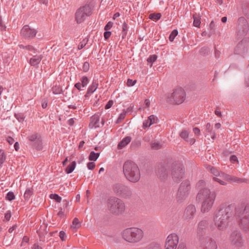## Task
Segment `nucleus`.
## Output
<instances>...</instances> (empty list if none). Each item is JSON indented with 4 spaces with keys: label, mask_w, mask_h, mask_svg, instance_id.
Segmentation results:
<instances>
[{
    "label": "nucleus",
    "mask_w": 249,
    "mask_h": 249,
    "mask_svg": "<svg viewBox=\"0 0 249 249\" xmlns=\"http://www.w3.org/2000/svg\"><path fill=\"white\" fill-rule=\"evenodd\" d=\"M205 182L203 181H200L197 184V187L199 189L197 198L201 202V211L203 213L210 211L215 198V193L205 187Z\"/></svg>",
    "instance_id": "obj_1"
},
{
    "label": "nucleus",
    "mask_w": 249,
    "mask_h": 249,
    "mask_svg": "<svg viewBox=\"0 0 249 249\" xmlns=\"http://www.w3.org/2000/svg\"><path fill=\"white\" fill-rule=\"evenodd\" d=\"M122 238L127 243L135 244L141 242L144 238V231L138 227H131L124 229L122 232Z\"/></svg>",
    "instance_id": "obj_2"
},
{
    "label": "nucleus",
    "mask_w": 249,
    "mask_h": 249,
    "mask_svg": "<svg viewBox=\"0 0 249 249\" xmlns=\"http://www.w3.org/2000/svg\"><path fill=\"white\" fill-rule=\"evenodd\" d=\"M125 178L129 181L136 182L141 178V173L137 164L131 160L126 161L123 167Z\"/></svg>",
    "instance_id": "obj_3"
},
{
    "label": "nucleus",
    "mask_w": 249,
    "mask_h": 249,
    "mask_svg": "<svg viewBox=\"0 0 249 249\" xmlns=\"http://www.w3.org/2000/svg\"><path fill=\"white\" fill-rule=\"evenodd\" d=\"M208 169L213 174V175L216 177H214L213 179L221 185L226 184V181L237 182L238 183L246 182L245 179L237 178L224 173H220L216 169L213 167L209 166L208 167Z\"/></svg>",
    "instance_id": "obj_4"
},
{
    "label": "nucleus",
    "mask_w": 249,
    "mask_h": 249,
    "mask_svg": "<svg viewBox=\"0 0 249 249\" xmlns=\"http://www.w3.org/2000/svg\"><path fill=\"white\" fill-rule=\"evenodd\" d=\"M186 98V93L184 89L180 87L174 89L171 93L166 96V101L171 104L179 105L183 103Z\"/></svg>",
    "instance_id": "obj_5"
},
{
    "label": "nucleus",
    "mask_w": 249,
    "mask_h": 249,
    "mask_svg": "<svg viewBox=\"0 0 249 249\" xmlns=\"http://www.w3.org/2000/svg\"><path fill=\"white\" fill-rule=\"evenodd\" d=\"M107 207L111 213L116 215L123 213L125 210L124 202L115 197H110L107 200Z\"/></svg>",
    "instance_id": "obj_6"
},
{
    "label": "nucleus",
    "mask_w": 249,
    "mask_h": 249,
    "mask_svg": "<svg viewBox=\"0 0 249 249\" xmlns=\"http://www.w3.org/2000/svg\"><path fill=\"white\" fill-rule=\"evenodd\" d=\"M215 225L219 230H225L229 222V216L224 211L221 210L214 219Z\"/></svg>",
    "instance_id": "obj_7"
},
{
    "label": "nucleus",
    "mask_w": 249,
    "mask_h": 249,
    "mask_svg": "<svg viewBox=\"0 0 249 249\" xmlns=\"http://www.w3.org/2000/svg\"><path fill=\"white\" fill-rule=\"evenodd\" d=\"M91 14V9L88 5H85L77 10L75 13V20L77 23L83 22L88 16Z\"/></svg>",
    "instance_id": "obj_8"
},
{
    "label": "nucleus",
    "mask_w": 249,
    "mask_h": 249,
    "mask_svg": "<svg viewBox=\"0 0 249 249\" xmlns=\"http://www.w3.org/2000/svg\"><path fill=\"white\" fill-rule=\"evenodd\" d=\"M179 242V237L176 233L167 236L164 244V249H176Z\"/></svg>",
    "instance_id": "obj_9"
},
{
    "label": "nucleus",
    "mask_w": 249,
    "mask_h": 249,
    "mask_svg": "<svg viewBox=\"0 0 249 249\" xmlns=\"http://www.w3.org/2000/svg\"><path fill=\"white\" fill-rule=\"evenodd\" d=\"M36 34V31L31 28L28 25H25L21 30V36L26 38H32Z\"/></svg>",
    "instance_id": "obj_10"
},
{
    "label": "nucleus",
    "mask_w": 249,
    "mask_h": 249,
    "mask_svg": "<svg viewBox=\"0 0 249 249\" xmlns=\"http://www.w3.org/2000/svg\"><path fill=\"white\" fill-rule=\"evenodd\" d=\"M231 240L232 244L236 246L240 245L243 242L241 235L238 232L232 233L231 236Z\"/></svg>",
    "instance_id": "obj_11"
},
{
    "label": "nucleus",
    "mask_w": 249,
    "mask_h": 249,
    "mask_svg": "<svg viewBox=\"0 0 249 249\" xmlns=\"http://www.w3.org/2000/svg\"><path fill=\"white\" fill-rule=\"evenodd\" d=\"M158 118L156 116L151 115L148 117L147 120L143 122V127L144 128L149 127L151 125L156 124L158 122Z\"/></svg>",
    "instance_id": "obj_12"
},
{
    "label": "nucleus",
    "mask_w": 249,
    "mask_h": 249,
    "mask_svg": "<svg viewBox=\"0 0 249 249\" xmlns=\"http://www.w3.org/2000/svg\"><path fill=\"white\" fill-rule=\"evenodd\" d=\"M196 212V208L193 205L189 206L186 209L185 213H184V218L185 219L189 220L191 219L195 213Z\"/></svg>",
    "instance_id": "obj_13"
},
{
    "label": "nucleus",
    "mask_w": 249,
    "mask_h": 249,
    "mask_svg": "<svg viewBox=\"0 0 249 249\" xmlns=\"http://www.w3.org/2000/svg\"><path fill=\"white\" fill-rule=\"evenodd\" d=\"M100 118L98 115H94L91 117L89 126L90 128H96L99 125Z\"/></svg>",
    "instance_id": "obj_14"
},
{
    "label": "nucleus",
    "mask_w": 249,
    "mask_h": 249,
    "mask_svg": "<svg viewBox=\"0 0 249 249\" xmlns=\"http://www.w3.org/2000/svg\"><path fill=\"white\" fill-rule=\"evenodd\" d=\"M184 174L183 170L180 167L173 169L172 175L174 178H179L183 177Z\"/></svg>",
    "instance_id": "obj_15"
},
{
    "label": "nucleus",
    "mask_w": 249,
    "mask_h": 249,
    "mask_svg": "<svg viewBox=\"0 0 249 249\" xmlns=\"http://www.w3.org/2000/svg\"><path fill=\"white\" fill-rule=\"evenodd\" d=\"M131 138L130 137H126L124 138L118 144V148L122 149L127 145L131 141Z\"/></svg>",
    "instance_id": "obj_16"
},
{
    "label": "nucleus",
    "mask_w": 249,
    "mask_h": 249,
    "mask_svg": "<svg viewBox=\"0 0 249 249\" xmlns=\"http://www.w3.org/2000/svg\"><path fill=\"white\" fill-rule=\"evenodd\" d=\"M98 84L96 82H93L92 84L89 88L87 93L85 95L86 97H88L89 95L92 93L97 89Z\"/></svg>",
    "instance_id": "obj_17"
},
{
    "label": "nucleus",
    "mask_w": 249,
    "mask_h": 249,
    "mask_svg": "<svg viewBox=\"0 0 249 249\" xmlns=\"http://www.w3.org/2000/svg\"><path fill=\"white\" fill-rule=\"evenodd\" d=\"M189 187L187 185L186 187L183 184L181 185L179 189L178 195L185 196L188 194Z\"/></svg>",
    "instance_id": "obj_18"
},
{
    "label": "nucleus",
    "mask_w": 249,
    "mask_h": 249,
    "mask_svg": "<svg viewBox=\"0 0 249 249\" xmlns=\"http://www.w3.org/2000/svg\"><path fill=\"white\" fill-rule=\"evenodd\" d=\"M42 59L41 56H34L31 58L30 60V63L32 66H35L38 64Z\"/></svg>",
    "instance_id": "obj_19"
},
{
    "label": "nucleus",
    "mask_w": 249,
    "mask_h": 249,
    "mask_svg": "<svg viewBox=\"0 0 249 249\" xmlns=\"http://www.w3.org/2000/svg\"><path fill=\"white\" fill-rule=\"evenodd\" d=\"M217 245L216 242L210 240L208 241L205 244V249H216Z\"/></svg>",
    "instance_id": "obj_20"
},
{
    "label": "nucleus",
    "mask_w": 249,
    "mask_h": 249,
    "mask_svg": "<svg viewBox=\"0 0 249 249\" xmlns=\"http://www.w3.org/2000/svg\"><path fill=\"white\" fill-rule=\"evenodd\" d=\"M193 25L196 27H199L201 23V18L199 16L194 15L193 16Z\"/></svg>",
    "instance_id": "obj_21"
},
{
    "label": "nucleus",
    "mask_w": 249,
    "mask_h": 249,
    "mask_svg": "<svg viewBox=\"0 0 249 249\" xmlns=\"http://www.w3.org/2000/svg\"><path fill=\"white\" fill-rule=\"evenodd\" d=\"M33 146L35 147V148H36L38 150H40L42 149V142L40 138L37 139V141H36L35 142H34Z\"/></svg>",
    "instance_id": "obj_22"
},
{
    "label": "nucleus",
    "mask_w": 249,
    "mask_h": 249,
    "mask_svg": "<svg viewBox=\"0 0 249 249\" xmlns=\"http://www.w3.org/2000/svg\"><path fill=\"white\" fill-rule=\"evenodd\" d=\"M76 166V162L73 161L71 165H69L66 169L65 171L67 174L71 173L75 169Z\"/></svg>",
    "instance_id": "obj_23"
},
{
    "label": "nucleus",
    "mask_w": 249,
    "mask_h": 249,
    "mask_svg": "<svg viewBox=\"0 0 249 249\" xmlns=\"http://www.w3.org/2000/svg\"><path fill=\"white\" fill-rule=\"evenodd\" d=\"M99 155V153H95L94 152L92 151L89 155V159L90 160L95 161L98 158Z\"/></svg>",
    "instance_id": "obj_24"
},
{
    "label": "nucleus",
    "mask_w": 249,
    "mask_h": 249,
    "mask_svg": "<svg viewBox=\"0 0 249 249\" xmlns=\"http://www.w3.org/2000/svg\"><path fill=\"white\" fill-rule=\"evenodd\" d=\"M81 226V223L77 218H74L73 220L71 228L72 229H78Z\"/></svg>",
    "instance_id": "obj_25"
},
{
    "label": "nucleus",
    "mask_w": 249,
    "mask_h": 249,
    "mask_svg": "<svg viewBox=\"0 0 249 249\" xmlns=\"http://www.w3.org/2000/svg\"><path fill=\"white\" fill-rule=\"evenodd\" d=\"M6 154L2 149H0V167L4 163L6 160Z\"/></svg>",
    "instance_id": "obj_26"
},
{
    "label": "nucleus",
    "mask_w": 249,
    "mask_h": 249,
    "mask_svg": "<svg viewBox=\"0 0 249 249\" xmlns=\"http://www.w3.org/2000/svg\"><path fill=\"white\" fill-rule=\"evenodd\" d=\"M146 249H161V247L159 243H153L147 246Z\"/></svg>",
    "instance_id": "obj_27"
},
{
    "label": "nucleus",
    "mask_w": 249,
    "mask_h": 249,
    "mask_svg": "<svg viewBox=\"0 0 249 249\" xmlns=\"http://www.w3.org/2000/svg\"><path fill=\"white\" fill-rule=\"evenodd\" d=\"M151 146L152 149L157 150L160 148L162 144L159 142L154 141L151 143Z\"/></svg>",
    "instance_id": "obj_28"
},
{
    "label": "nucleus",
    "mask_w": 249,
    "mask_h": 249,
    "mask_svg": "<svg viewBox=\"0 0 249 249\" xmlns=\"http://www.w3.org/2000/svg\"><path fill=\"white\" fill-rule=\"evenodd\" d=\"M161 17V14L160 13L157 14H152L149 15V18L153 20H158Z\"/></svg>",
    "instance_id": "obj_29"
},
{
    "label": "nucleus",
    "mask_w": 249,
    "mask_h": 249,
    "mask_svg": "<svg viewBox=\"0 0 249 249\" xmlns=\"http://www.w3.org/2000/svg\"><path fill=\"white\" fill-rule=\"evenodd\" d=\"M50 197L51 199L55 200L57 202H60L61 201V197L55 194H51L50 195Z\"/></svg>",
    "instance_id": "obj_30"
},
{
    "label": "nucleus",
    "mask_w": 249,
    "mask_h": 249,
    "mask_svg": "<svg viewBox=\"0 0 249 249\" xmlns=\"http://www.w3.org/2000/svg\"><path fill=\"white\" fill-rule=\"evenodd\" d=\"M178 32L177 30H173L169 36V40L171 42L173 41L174 39H175V37L178 35Z\"/></svg>",
    "instance_id": "obj_31"
},
{
    "label": "nucleus",
    "mask_w": 249,
    "mask_h": 249,
    "mask_svg": "<svg viewBox=\"0 0 249 249\" xmlns=\"http://www.w3.org/2000/svg\"><path fill=\"white\" fill-rule=\"evenodd\" d=\"M88 41V39L87 38H84L78 45V49L79 50L83 49L87 44Z\"/></svg>",
    "instance_id": "obj_32"
},
{
    "label": "nucleus",
    "mask_w": 249,
    "mask_h": 249,
    "mask_svg": "<svg viewBox=\"0 0 249 249\" xmlns=\"http://www.w3.org/2000/svg\"><path fill=\"white\" fill-rule=\"evenodd\" d=\"M150 101L148 99H146L144 100L142 107H140L139 110L143 109V108H146L150 107Z\"/></svg>",
    "instance_id": "obj_33"
},
{
    "label": "nucleus",
    "mask_w": 249,
    "mask_h": 249,
    "mask_svg": "<svg viewBox=\"0 0 249 249\" xmlns=\"http://www.w3.org/2000/svg\"><path fill=\"white\" fill-rule=\"evenodd\" d=\"M32 195V191L31 189H28L25 191L24 197L26 199H29Z\"/></svg>",
    "instance_id": "obj_34"
},
{
    "label": "nucleus",
    "mask_w": 249,
    "mask_h": 249,
    "mask_svg": "<svg viewBox=\"0 0 249 249\" xmlns=\"http://www.w3.org/2000/svg\"><path fill=\"white\" fill-rule=\"evenodd\" d=\"M180 136L183 139H187L189 136V132L186 130H182L180 133Z\"/></svg>",
    "instance_id": "obj_35"
},
{
    "label": "nucleus",
    "mask_w": 249,
    "mask_h": 249,
    "mask_svg": "<svg viewBox=\"0 0 249 249\" xmlns=\"http://www.w3.org/2000/svg\"><path fill=\"white\" fill-rule=\"evenodd\" d=\"M40 137L37 134H34L32 135L29 137V140L31 141L35 142L36 141H37V139H39Z\"/></svg>",
    "instance_id": "obj_36"
},
{
    "label": "nucleus",
    "mask_w": 249,
    "mask_h": 249,
    "mask_svg": "<svg viewBox=\"0 0 249 249\" xmlns=\"http://www.w3.org/2000/svg\"><path fill=\"white\" fill-rule=\"evenodd\" d=\"M126 115V112L124 111L123 112H122L120 115H119L117 120V123H120L124 118H125Z\"/></svg>",
    "instance_id": "obj_37"
},
{
    "label": "nucleus",
    "mask_w": 249,
    "mask_h": 249,
    "mask_svg": "<svg viewBox=\"0 0 249 249\" xmlns=\"http://www.w3.org/2000/svg\"><path fill=\"white\" fill-rule=\"evenodd\" d=\"M89 82V80L87 77H83L81 79L82 87H85Z\"/></svg>",
    "instance_id": "obj_38"
},
{
    "label": "nucleus",
    "mask_w": 249,
    "mask_h": 249,
    "mask_svg": "<svg viewBox=\"0 0 249 249\" xmlns=\"http://www.w3.org/2000/svg\"><path fill=\"white\" fill-rule=\"evenodd\" d=\"M6 198L9 201L14 200L15 198V196L13 192H9L6 195Z\"/></svg>",
    "instance_id": "obj_39"
},
{
    "label": "nucleus",
    "mask_w": 249,
    "mask_h": 249,
    "mask_svg": "<svg viewBox=\"0 0 249 249\" xmlns=\"http://www.w3.org/2000/svg\"><path fill=\"white\" fill-rule=\"evenodd\" d=\"M61 91V89L59 87L55 86L53 88V92L54 94H59Z\"/></svg>",
    "instance_id": "obj_40"
},
{
    "label": "nucleus",
    "mask_w": 249,
    "mask_h": 249,
    "mask_svg": "<svg viewBox=\"0 0 249 249\" xmlns=\"http://www.w3.org/2000/svg\"><path fill=\"white\" fill-rule=\"evenodd\" d=\"M122 29H123V36L124 37V36H125L127 33V26L126 23H124L123 24L122 26Z\"/></svg>",
    "instance_id": "obj_41"
},
{
    "label": "nucleus",
    "mask_w": 249,
    "mask_h": 249,
    "mask_svg": "<svg viewBox=\"0 0 249 249\" xmlns=\"http://www.w3.org/2000/svg\"><path fill=\"white\" fill-rule=\"evenodd\" d=\"M157 58V55H153L150 56L147 59V61L148 62L153 63V62H155Z\"/></svg>",
    "instance_id": "obj_42"
},
{
    "label": "nucleus",
    "mask_w": 249,
    "mask_h": 249,
    "mask_svg": "<svg viewBox=\"0 0 249 249\" xmlns=\"http://www.w3.org/2000/svg\"><path fill=\"white\" fill-rule=\"evenodd\" d=\"M241 224L244 225H249V217L247 218H243L241 221Z\"/></svg>",
    "instance_id": "obj_43"
},
{
    "label": "nucleus",
    "mask_w": 249,
    "mask_h": 249,
    "mask_svg": "<svg viewBox=\"0 0 249 249\" xmlns=\"http://www.w3.org/2000/svg\"><path fill=\"white\" fill-rule=\"evenodd\" d=\"M113 26V22L109 21L105 27V30L108 31Z\"/></svg>",
    "instance_id": "obj_44"
},
{
    "label": "nucleus",
    "mask_w": 249,
    "mask_h": 249,
    "mask_svg": "<svg viewBox=\"0 0 249 249\" xmlns=\"http://www.w3.org/2000/svg\"><path fill=\"white\" fill-rule=\"evenodd\" d=\"M136 82V80L133 81L132 79H128L127 81V85L128 87L133 86L135 85Z\"/></svg>",
    "instance_id": "obj_45"
},
{
    "label": "nucleus",
    "mask_w": 249,
    "mask_h": 249,
    "mask_svg": "<svg viewBox=\"0 0 249 249\" xmlns=\"http://www.w3.org/2000/svg\"><path fill=\"white\" fill-rule=\"evenodd\" d=\"M95 164L94 162H89L87 164V167L89 169L92 170L95 167Z\"/></svg>",
    "instance_id": "obj_46"
},
{
    "label": "nucleus",
    "mask_w": 249,
    "mask_h": 249,
    "mask_svg": "<svg viewBox=\"0 0 249 249\" xmlns=\"http://www.w3.org/2000/svg\"><path fill=\"white\" fill-rule=\"evenodd\" d=\"M89 64L88 62H85L83 64V70L85 71H87L89 69Z\"/></svg>",
    "instance_id": "obj_47"
},
{
    "label": "nucleus",
    "mask_w": 249,
    "mask_h": 249,
    "mask_svg": "<svg viewBox=\"0 0 249 249\" xmlns=\"http://www.w3.org/2000/svg\"><path fill=\"white\" fill-rule=\"evenodd\" d=\"M193 132L196 135L198 136L200 134V129L197 127H195L193 128Z\"/></svg>",
    "instance_id": "obj_48"
},
{
    "label": "nucleus",
    "mask_w": 249,
    "mask_h": 249,
    "mask_svg": "<svg viewBox=\"0 0 249 249\" xmlns=\"http://www.w3.org/2000/svg\"><path fill=\"white\" fill-rule=\"evenodd\" d=\"M11 213L9 212H7L5 214L4 219L6 221H9L11 218Z\"/></svg>",
    "instance_id": "obj_49"
},
{
    "label": "nucleus",
    "mask_w": 249,
    "mask_h": 249,
    "mask_svg": "<svg viewBox=\"0 0 249 249\" xmlns=\"http://www.w3.org/2000/svg\"><path fill=\"white\" fill-rule=\"evenodd\" d=\"M111 35V32L109 31H107L104 33V36L106 39H107Z\"/></svg>",
    "instance_id": "obj_50"
},
{
    "label": "nucleus",
    "mask_w": 249,
    "mask_h": 249,
    "mask_svg": "<svg viewBox=\"0 0 249 249\" xmlns=\"http://www.w3.org/2000/svg\"><path fill=\"white\" fill-rule=\"evenodd\" d=\"M59 237L62 240H65L66 234L63 231H61L59 233Z\"/></svg>",
    "instance_id": "obj_51"
},
{
    "label": "nucleus",
    "mask_w": 249,
    "mask_h": 249,
    "mask_svg": "<svg viewBox=\"0 0 249 249\" xmlns=\"http://www.w3.org/2000/svg\"><path fill=\"white\" fill-rule=\"evenodd\" d=\"M113 102L112 101H109L108 102V103H107V104L105 106V108L106 109H108L109 108H110L113 105Z\"/></svg>",
    "instance_id": "obj_52"
},
{
    "label": "nucleus",
    "mask_w": 249,
    "mask_h": 249,
    "mask_svg": "<svg viewBox=\"0 0 249 249\" xmlns=\"http://www.w3.org/2000/svg\"><path fill=\"white\" fill-rule=\"evenodd\" d=\"M25 48L29 51L33 52L35 53V49L32 46L28 45L25 47Z\"/></svg>",
    "instance_id": "obj_53"
},
{
    "label": "nucleus",
    "mask_w": 249,
    "mask_h": 249,
    "mask_svg": "<svg viewBox=\"0 0 249 249\" xmlns=\"http://www.w3.org/2000/svg\"><path fill=\"white\" fill-rule=\"evenodd\" d=\"M7 142L10 144H12L14 142V140L11 137H8L6 139Z\"/></svg>",
    "instance_id": "obj_54"
},
{
    "label": "nucleus",
    "mask_w": 249,
    "mask_h": 249,
    "mask_svg": "<svg viewBox=\"0 0 249 249\" xmlns=\"http://www.w3.org/2000/svg\"><path fill=\"white\" fill-rule=\"evenodd\" d=\"M206 130L208 132H211L212 131V127L210 123H207L206 125Z\"/></svg>",
    "instance_id": "obj_55"
},
{
    "label": "nucleus",
    "mask_w": 249,
    "mask_h": 249,
    "mask_svg": "<svg viewBox=\"0 0 249 249\" xmlns=\"http://www.w3.org/2000/svg\"><path fill=\"white\" fill-rule=\"evenodd\" d=\"M6 29V26L3 24L2 20L0 21V29L1 30H4Z\"/></svg>",
    "instance_id": "obj_56"
},
{
    "label": "nucleus",
    "mask_w": 249,
    "mask_h": 249,
    "mask_svg": "<svg viewBox=\"0 0 249 249\" xmlns=\"http://www.w3.org/2000/svg\"><path fill=\"white\" fill-rule=\"evenodd\" d=\"M82 87V85L81 83H77L75 84V87L77 88L78 90L81 89V87Z\"/></svg>",
    "instance_id": "obj_57"
},
{
    "label": "nucleus",
    "mask_w": 249,
    "mask_h": 249,
    "mask_svg": "<svg viewBox=\"0 0 249 249\" xmlns=\"http://www.w3.org/2000/svg\"><path fill=\"white\" fill-rule=\"evenodd\" d=\"M231 160L232 162H236L238 161L236 156L233 155L231 157Z\"/></svg>",
    "instance_id": "obj_58"
},
{
    "label": "nucleus",
    "mask_w": 249,
    "mask_h": 249,
    "mask_svg": "<svg viewBox=\"0 0 249 249\" xmlns=\"http://www.w3.org/2000/svg\"><path fill=\"white\" fill-rule=\"evenodd\" d=\"M14 148L15 150L18 151L19 149V144L18 142H16L14 144Z\"/></svg>",
    "instance_id": "obj_59"
},
{
    "label": "nucleus",
    "mask_w": 249,
    "mask_h": 249,
    "mask_svg": "<svg viewBox=\"0 0 249 249\" xmlns=\"http://www.w3.org/2000/svg\"><path fill=\"white\" fill-rule=\"evenodd\" d=\"M68 123H69V124L70 125H72L73 124H74V120L73 119H71L69 120L68 121Z\"/></svg>",
    "instance_id": "obj_60"
},
{
    "label": "nucleus",
    "mask_w": 249,
    "mask_h": 249,
    "mask_svg": "<svg viewBox=\"0 0 249 249\" xmlns=\"http://www.w3.org/2000/svg\"><path fill=\"white\" fill-rule=\"evenodd\" d=\"M215 115H216L217 116H221V113L218 110H216L215 111Z\"/></svg>",
    "instance_id": "obj_61"
},
{
    "label": "nucleus",
    "mask_w": 249,
    "mask_h": 249,
    "mask_svg": "<svg viewBox=\"0 0 249 249\" xmlns=\"http://www.w3.org/2000/svg\"><path fill=\"white\" fill-rule=\"evenodd\" d=\"M15 229H16V226H13L12 227L10 228L9 229V232L10 233H12L15 230Z\"/></svg>",
    "instance_id": "obj_62"
},
{
    "label": "nucleus",
    "mask_w": 249,
    "mask_h": 249,
    "mask_svg": "<svg viewBox=\"0 0 249 249\" xmlns=\"http://www.w3.org/2000/svg\"><path fill=\"white\" fill-rule=\"evenodd\" d=\"M69 107L70 108H73V109H76L77 108V107H78V106H76L75 105H70L69 106Z\"/></svg>",
    "instance_id": "obj_63"
},
{
    "label": "nucleus",
    "mask_w": 249,
    "mask_h": 249,
    "mask_svg": "<svg viewBox=\"0 0 249 249\" xmlns=\"http://www.w3.org/2000/svg\"><path fill=\"white\" fill-rule=\"evenodd\" d=\"M188 142L190 143V144H193L195 143V139H190L189 141H188Z\"/></svg>",
    "instance_id": "obj_64"
}]
</instances>
